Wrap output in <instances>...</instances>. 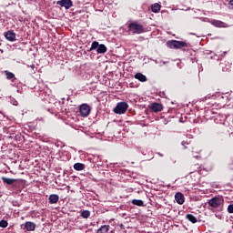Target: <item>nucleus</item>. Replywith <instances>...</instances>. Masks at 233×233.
<instances>
[{"instance_id": "nucleus-1", "label": "nucleus", "mask_w": 233, "mask_h": 233, "mask_svg": "<svg viewBox=\"0 0 233 233\" xmlns=\"http://www.w3.org/2000/svg\"><path fill=\"white\" fill-rule=\"evenodd\" d=\"M167 48H171L174 50H181L183 49L185 52V48H190L192 46L190 43L179 41V40H169L167 42Z\"/></svg>"}, {"instance_id": "nucleus-2", "label": "nucleus", "mask_w": 233, "mask_h": 233, "mask_svg": "<svg viewBox=\"0 0 233 233\" xmlns=\"http://www.w3.org/2000/svg\"><path fill=\"white\" fill-rule=\"evenodd\" d=\"M127 28L128 32H131L133 35L145 33V26H143L141 24H138L137 21L128 24Z\"/></svg>"}, {"instance_id": "nucleus-3", "label": "nucleus", "mask_w": 233, "mask_h": 233, "mask_svg": "<svg viewBox=\"0 0 233 233\" xmlns=\"http://www.w3.org/2000/svg\"><path fill=\"white\" fill-rule=\"evenodd\" d=\"M223 203H224V200H223V198L221 197H214L208 201V207H210L208 208L209 210H212V208H219V207H221Z\"/></svg>"}, {"instance_id": "nucleus-4", "label": "nucleus", "mask_w": 233, "mask_h": 233, "mask_svg": "<svg viewBox=\"0 0 233 233\" xmlns=\"http://www.w3.org/2000/svg\"><path fill=\"white\" fill-rule=\"evenodd\" d=\"M128 110V104L127 102H119L116 106L114 108L115 114H125Z\"/></svg>"}, {"instance_id": "nucleus-5", "label": "nucleus", "mask_w": 233, "mask_h": 233, "mask_svg": "<svg viewBox=\"0 0 233 233\" xmlns=\"http://www.w3.org/2000/svg\"><path fill=\"white\" fill-rule=\"evenodd\" d=\"M56 5L62 6V8H65L66 10H70V8L74 6V2H72V0H58Z\"/></svg>"}, {"instance_id": "nucleus-6", "label": "nucleus", "mask_w": 233, "mask_h": 233, "mask_svg": "<svg viewBox=\"0 0 233 233\" xmlns=\"http://www.w3.org/2000/svg\"><path fill=\"white\" fill-rule=\"evenodd\" d=\"M79 110L82 117H88V116H90L91 109L90 106H88L87 104H82Z\"/></svg>"}, {"instance_id": "nucleus-7", "label": "nucleus", "mask_w": 233, "mask_h": 233, "mask_svg": "<svg viewBox=\"0 0 233 233\" xmlns=\"http://www.w3.org/2000/svg\"><path fill=\"white\" fill-rule=\"evenodd\" d=\"M4 37H5L7 41H10V43H14V41H15L16 35L14 30H8L4 33Z\"/></svg>"}, {"instance_id": "nucleus-8", "label": "nucleus", "mask_w": 233, "mask_h": 233, "mask_svg": "<svg viewBox=\"0 0 233 233\" xmlns=\"http://www.w3.org/2000/svg\"><path fill=\"white\" fill-rule=\"evenodd\" d=\"M35 223L27 221L25 223L23 230H25L26 232H34V230H35Z\"/></svg>"}, {"instance_id": "nucleus-9", "label": "nucleus", "mask_w": 233, "mask_h": 233, "mask_svg": "<svg viewBox=\"0 0 233 233\" xmlns=\"http://www.w3.org/2000/svg\"><path fill=\"white\" fill-rule=\"evenodd\" d=\"M210 24L216 28H227V24L221 20H211Z\"/></svg>"}, {"instance_id": "nucleus-10", "label": "nucleus", "mask_w": 233, "mask_h": 233, "mask_svg": "<svg viewBox=\"0 0 233 233\" xmlns=\"http://www.w3.org/2000/svg\"><path fill=\"white\" fill-rule=\"evenodd\" d=\"M150 109L155 113L161 112L163 110V106L155 102L151 104Z\"/></svg>"}, {"instance_id": "nucleus-11", "label": "nucleus", "mask_w": 233, "mask_h": 233, "mask_svg": "<svg viewBox=\"0 0 233 233\" xmlns=\"http://www.w3.org/2000/svg\"><path fill=\"white\" fill-rule=\"evenodd\" d=\"M175 199L178 205H183V203H185V195L181 192H177L175 195Z\"/></svg>"}, {"instance_id": "nucleus-12", "label": "nucleus", "mask_w": 233, "mask_h": 233, "mask_svg": "<svg viewBox=\"0 0 233 233\" xmlns=\"http://www.w3.org/2000/svg\"><path fill=\"white\" fill-rule=\"evenodd\" d=\"M59 201V195L52 194L49 196L50 205H56Z\"/></svg>"}, {"instance_id": "nucleus-13", "label": "nucleus", "mask_w": 233, "mask_h": 233, "mask_svg": "<svg viewBox=\"0 0 233 233\" xmlns=\"http://www.w3.org/2000/svg\"><path fill=\"white\" fill-rule=\"evenodd\" d=\"M4 74L6 77V79H9V81H15V75L8 70L4 71Z\"/></svg>"}, {"instance_id": "nucleus-14", "label": "nucleus", "mask_w": 233, "mask_h": 233, "mask_svg": "<svg viewBox=\"0 0 233 233\" xmlns=\"http://www.w3.org/2000/svg\"><path fill=\"white\" fill-rule=\"evenodd\" d=\"M135 79H137L138 81H141V83H146L147 76L143 75V73H137L135 75Z\"/></svg>"}, {"instance_id": "nucleus-15", "label": "nucleus", "mask_w": 233, "mask_h": 233, "mask_svg": "<svg viewBox=\"0 0 233 233\" xmlns=\"http://www.w3.org/2000/svg\"><path fill=\"white\" fill-rule=\"evenodd\" d=\"M160 10H161V5H159L158 3H155V4L151 5V11L154 14L159 13Z\"/></svg>"}, {"instance_id": "nucleus-16", "label": "nucleus", "mask_w": 233, "mask_h": 233, "mask_svg": "<svg viewBox=\"0 0 233 233\" xmlns=\"http://www.w3.org/2000/svg\"><path fill=\"white\" fill-rule=\"evenodd\" d=\"M2 181H3V183H5L6 185H14V183H15V181H17V179L3 177Z\"/></svg>"}, {"instance_id": "nucleus-17", "label": "nucleus", "mask_w": 233, "mask_h": 233, "mask_svg": "<svg viewBox=\"0 0 233 233\" xmlns=\"http://www.w3.org/2000/svg\"><path fill=\"white\" fill-rule=\"evenodd\" d=\"M106 46H105L104 44H100L98 46V48L96 49L97 54H106Z\"/></svg>"}, {"instance_id": "nucleus-18", "label": "nucleus", "mask_w": 233, "mask_h": 233, "mask_svg": "<svg viewBox=\"0 0 233 233\" xmlns=\"http://www.w3.org/2000/svg\"><path fill=\"white\" fill-rule=\"evenodd\" d=\"M108 230H110V226L104 225V226H101V228L97 229L96 233H108Z\"/></svg>"}, {"instance_id": "nucleus-19", "label": "nucleus", "mask_w": 233, "mask_h": 233, "mask_svg": "<svg viewBox=\"0 0 233 233\" xmlns=\"http://www.w3.org/2000/svg\"><path fill=\"white\" fill-rule=\"evenodd\" d=\"M131 203L137 207H145V202L141 199H133Z\"/></svg>"}, {"instance_id": "nucleus-20", "label": "nucleus", "mask_w": 233, "mask_h": 233, "mask_svg": "<svg viewBox=\"0 0 233 233\" xmlns=\"http://www.w3.org/2000/svg\"><path fill=\"white\" fill-rule=\"evenodd\" d=\"M75 170H77L78 172H81V170H85V164L83 163H76L74 165Z\"/></svg>"}, {"instance_id": "nucleus-21", "label": "nucleus", "mask_w": 233, "mask_h": 233, "mask_svg": "<svg viewBox=\"0 0 233 233\" xmlns=\"http://www.w3.org/2000/svg\"><path fill=\"white\" fill-rule=\"evenodd\" d=\"M187 219H188V221H190L191 223H198V218L192 215V214H187L186 216Z\"/></svg>"}, {"instance_id": "nucleus-22", "label": "nucleus", "mask_w": 233, "mask_h": 233, "mask_svg": "<svg viewBox=\"0 0 233 233\" xmlns=\"http://www.w3.org/2000/svg\"><path fill=\"white\" fill-rule=\"evenodd\" d=\"M81 218H83L84 219H88V218H90V211L88 210L82 211Z\"/></svg>"}, {"instance_id": "nucleus-23", "label": "nucleus", "mask_w": 233, "mask_h": 233, "mask_svg": "<svg viewBox=\"0 0 233 233\" xmlns=\"http://www.w3.org/2000/svg\"><path fill=\"white\" fill-rule=\"evenodd\" d=\"M96 48H99V42L94 41L91 45L90 50H96Z\"/></svg>"}, {"instance_id": "nucleus-24", "label": "nucleus", "mask_w": 233, "mask_h": 233, "mask_svg": "<svg viewBox=\"0 0 233 233\" xmlns=\"http://www.w3.org/2000/svg\"><path fill=\"white\" fill-rule=\"evenodd\" d=\"M0 227H1V228H6V227H8V221H6V220H1L0 221Z\"/></svg>"}, {"instance_id": "nucleus-25", "label": "nucleus", "mask_w": 233, "mask_h": 233, "mask_svg": "<svg viewBox=\"0 0 233 233\" xmlns=\"http://www.w3.org/2000/svg\"><path fill=\"white\" fill-rule=\"evenodd\" d=\"M29 68H30V72H31V74H35V72H37V67H35V65H31L30 66H29Z\"/></svg>"}, {"instance_id": "nucleus-26", "label": "nucleus", "mask_w": 233, "mask_h": 233, "mask_svg": "<svg viewBox=\"0 0 233 233\" xmlns=\"http://www.w3.org/2000/svg\"><path fill=\"white\" fill-rule=\"evenodd\" d=\"M228 214H233V204L228 205Z\"/></svg>"}, {"instance_id": "nucleus-27", "label": "nucleus", "mask_w": 233, "mask_h": 233, "mask_svg": "<svg viewBox=\"0 0 233 233\" xmlns=\"http://www.w3.org/2000/svg\"><path fill=\"white\" fill-rule=\"evenodd\" d=\"M229 5H230V6L233 8V0H230V1H229Z\"/></svg>"}, {"instance_id": "nucleus-28", "label": "nucleus", "mask_w": 233, "mask_h": 233, "mask_svg": "<svg viewBox=\"0 0 233 233\" xmlns=\"http://www.w3.org/2000/svg\"><path fill=\"white\" fill-rule=\"evenodd\" d=\"M186 144H187V142H185V141L182 142V145H186Z\"/></svg>"}, {"instance_id": "nucleus-29", "label": "nucleus", "mask_w": 233, "mask_h": 233, "mask_svg": "<svg viewBox=\"0 0 233 233\" xmlns=\"http://www.w3.org/2000/svg\"><path fill=\"white\" fill-rule=\"evenodd\" d=\"M3 54V50L0 51Z\"/></svg>"}]
</instances>
